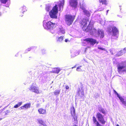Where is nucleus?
I'll use <instances>...</instances> for the list:
<instances>
[{"label": "nucleus", "instance_id": "obj_56", "mask_svg": "<svg viewBox=\"0 0 126 126\" xmlns=\"http://www.w3.org/2000/svg\"><path fill=\"white\" fill-rule=\"evenodd\" d=\"M1 107H0V108Z\"/></svg>", "mask_w": 126, "mask_h": 126}, {"label": "nucleus", "instance_id": "obj_45", "mask_svg": "<svg viewBox=\"0 0 126 126\" xmlns=\"http://www.w3.org/2000/svg\"><path fill=\"white\" fill-rule=\"evenodd\" d=\"M32 49V48H29L28 49V51H30L31 49Z\"/></svg>", "mask_w": 126, "mask_h": 126}, {"label": "nucleus", "instance_id": "obj_52", "mask_svg": "<svg viewBox=\"0 0 126 126\" xmlns=\"http://www.w3.org/2000/svg\"><path fill=\"white\" fill-rule=\"evenodd\" d=\"M116 126H119L118 125H117Z\"/></svg>", "mask_w": 126, "mask_h": 126}, {"label": "nucleus", "instance_id": "obj_26", "mask_svg": "<svg viewBox=\"0 0 126 126\" xmlns=\"http://www.w3.org/2000/svg\"><path fill=\"white\" fill-rule=\"evenodd\" d=\"M124 51V50H121L117 54V55L118 56H121L123 54V52Z\"/></svg>", "mask_w": 126, "mask_h": 126}, {"label": "nucleus", "instance_id": "obj_46", "mask_svg": "<svg viewBox=\"0 0 126 126\" xmlns=\"http://www.w3.org/2000/svg\"><path fill=\"white\" fill-rule=\"evenodd\" d=\"M68 40L67 39H65V42H67Z\"/></svg>", "mask_w": 126, "mask_h": 126}, {"label": "nucleus", "instance_id": "obj_38", "mask_svg": "<svg viewBox=\"0 0 126 126\" xmlns=\"http://www.w3.org/2000/svg\"><path fill=\"white\" fill-rule=\"evenodd\" d=\"M42 53L43 54H44L45 53V50L44 49H43L42 50Z\"/></svg>", "mask_w": 126, "mask_h": 126}, {"label": "nucleus", "instance_id": "obj_31", "mask_svg": "<svg viewBox=\"0 0 126 126\" xmlns=\"http://www.w3.org/2000/svg\"><path fill=\"white\" fill-rule=\"evenodd\" d=\"M38 121L39 123L42 125L44 122L41 119H38Z\"/></svg>", "mask_w": 126, "mask_h": 126}, {"label": "nucleus", "instance_id": "obj_41", "mask_svg": "<svg viewBox=\"0 0 126 126\" xmlns=\"http://www.w3.org/2000/svg\"><path fill=\"white\" fill-rule=\"evenodd\" d=\"M123 50H124V51L123 52L124 53L126 52V48H125Z\"/></svg>", "mask_w": 126, "mask_h": 126}, {"label": "nucleus", "instance_id": "obj_53", "mask_svg": "<svg viewBox=\"0 0 126 126\" xmlns=\"http://www.w3.org/2000/svg\"><path fill=\"white\" fill-rule=\"evenodd\" d=\"M74 67H72V68H74Z\"/></svg>", "mask_w": 126, "mask_h": 126}, {"label": "nucleus", "instance_id": "obj_19", "mask_svg": "<svg viewBox=\"0 0 126 126\" xmlns=\"http://www.w3.org/2000/svg\"><path fill=\"white\" fill-rule=\"evenodd\" d=\"M60 90H56L54 92V94L57 97L60 94Z\"/></svg>", "mask_w": 126, "mask_h": 126}, {"label": "nucleus", "instance_id": "obj_11", "mask_svg": "<svg viewBox=\"0 0 126 126\" xmlns=\"http://www.w3.org/2000/svg\"><path fill=\"white\" fill-rule=\"evenodd\" d=\"M96 117L98 120L102 124H104L105 122L104 120L103 115L99 112L97 113L96 115Z\"/></svg>", "mask_w": 126, "mask_h": 126}, {"label": "nucleus", "instance_id": "obj_50", "mask_svg": "<svg viewBox=\"0 0 126 126\" xmlns=\"http://www.w3.org/2000/svg\"><path fill=\"white\" fill-rule=\"evenodd\" d=\"M1 13L0 12V16H1Z\"/></svg>", "mask_w": 126, "mask_h": 126}, {"label": "nucleus", "instance_id": "obj_2", "mask_svg": "<svg viewBox=\"0 0 126 126\" xmlns=\"http://www.w3.org/2000/svg\"><path fill=\"white\" fill-rule=\"evenodd\" d=\"M90 33L91 35H92L96 37H100L101 38H103L104 36L103 31L101 30L98 29L97 30L91 27Z\"/></svg>", "mask_w": 126, "mask_h": 126}, {"label": "nucleus", "instance_id": "obj_47", "mask_svg": "<svg viewBox=\"0 0 126 126\" xmlns=\"http://www.w3.org/2000/svg\"><path fill=\"white\" fill-rule=\"evenodd\" d=\"M109 11V10H107V13H108V11Z\"/></svg>", "mask_w": 126, "mask_h": 126}, {"label": "nucleus", "instance_id": "obj_44", "mask_svg": "<svg viewBox=\"0 0 126 126\" xmlns=\"http://www.w3.org/2000/svg\"><path fill=\"white\" fill-rule=\"evenodd\" d=\"M125 72L126 73V68H125V69H124V71H123V72Z\"/></svg>", "mask_w": 126, "mask_h": 126}, {"label": "nucleus", "instance_id": "obj_43", "mask_svg": "<svg viewBox=\"0 0 126 126\" xmlns=\"http://www.w3.org/2000/svg\"><path fill=\"white\" fill-rule=\"evenodd\" d=\"M42 125L43 126H47V125L44 123Z\"/></svg>", "mask_w": 126, "mask_h": 126}, {"label": "nucleus", "instance_id": "obj_14", "mask_svg": "<svg viewBox=\"0 0 126 126\" xmlns=\"http://www.w3.org/2000/svg\"><path fill=\"white\" fill-rule=\"evenodd\" d=\"M99 1H100V5L98 7V10L99 11H101L103 10L104 8L103 7L101 8H100L101 6V3L102 4H106L107 3L106 0H99Z\"/></svg>", "mask_w": 126, "mask_h": 126}, {"label": "nucleus", "instance_id": "obj_20", "mask_svg": "<svg viewBox=\"0 0 126 126\" xmlns=\"http://www.w3.org/2000/svg\"><path fill=\"white\" fill-rule=\"evenodd\" d=\"M83 12L84 14L86 15L88 17H89L90 16V13L87 10H84L83 11Z\"/></svg>", "mask_w": 126, "mask_h": 126}, {"label": "nucleus", "instance_id": "obj_40", "mask_svg": "<svg viewBox=\"0 0 126 126\" xmlns=\"http://www.w3.org/2000/svg\"><path fill=\"white\" fill-rule=\"evenodd\" d=\"M48 16H46L45 17V19H46V20L47 19H48Z\"/></svg>", "mask_w": 126, "mask_h": 126}, {"label": "nucleus", "instance_id": "obj_48", "mask_svg": "<svg viewBox=\"0 0 126 126\" xmlns=\"http://www.w3.org/2000/svg\"><path fill=\"white\" fill-rule=\"evenodd\" d=\"M87 48H85V51H86V50H87Z\"/></svg>", "mask_w": 126, "mask_h": 126}, {"label": "nucleus", "instance_id": "obj_39", "mask_svg": "<svg viewBox=\"0 0 126 126\" xmlns=\"http://www.w3.org/2000/svg\"><path fill=\"white\" fill-rule=\"evenodd\" d=\"M65 88L66 89H68L69 88V87L68 85H66L65 87Z\"/></svg>", "mask_w": 126, "mask_h": 126}, {"label": "nucleus", "instance_id": "obj_9", "mask_svg": "<svg viewBox=\"0 0 126 126\" xmlns=\"http://www.w3.org/2000/svg\"><path fill=\"white\" fill-rule=\"evenodd\" d=\"M29 89L30 91L34 92L36 94L39 93V89L38 87L32 85L30 86Z\"/></svg>", "mask_w": 126, "mask_h": 126}, {"label": "nucleus", "instance_id": "obj_24", "mask_svg": "<svg viewBox=\"0 0 126 126\" xmlns=\"http://www.w3.org/2000/svg\"><path fill=\"white\" fill-rule=\"evenodd\" d=\"M93 121L94 123L95 124H96L97 122H98L97 121L95 117L94 116H93Z\"/></svg>", "mask_w": 126, "mask_h": 126}, {"label": "nucleus", "instance_id": "obj_42", "mask_svg": "<svg viewBox=\"0 0 126 126\" xmlns=\"http://www.w3.org/2000/svg\"><path fill=\"white\" fill-rule=\"evenodd\" d=\"M115 94L117 95V96L118 97V95H119L115 91Z\"/></svg>", "mask_w": 126, "mask_h": 126}, {"label": "nucleus", "instance_id": "obj_22", "mask_svg": "<svg viewBox=\"0 0 126 126\" xmlns=\"http://www.w3.org/2000/svg\"><path fill=\"white\" fill-rule=\"evenodd\" d=\"M60 70V69L59 68H54L53 69V71L54 73H58Z\"/></svg>", "mask_w": 126, "mask_h": 126}, {"label": "nucleus", "instance_id": "obj_34", "mask_svg": "<svg viewBox=\"0 0 126 126\" xmlns=\"http://www.w3.org/2000/svg\"><path fill=\"white\" fill-rule=\"evenodd\" d=\"M98 48L99 49H101L102 50H104L105 51V49L103 47H98Z\"/></svg>", "mask_w": 126, "mask_h": 126}, {"label": "nucleus", "instance_id": "obj_32", "mask_svg": "<svg viewBox=\"0 0 126 126\" xmlns=\"http://www.w3.org/2000/svg\"><path fill=\"white\" fill-rule=\"evenodd\" d=\"M8 0H1V3L4 4H5Z\"/></svg>", "mask_w": 126, "mask_h": 126}, {"label": "nucleus", "instance_id": "obj_27", "mask_svg": "<svg viewBox=\"0 0 126 126\" xmlns=\"http://www.w3.org/2000/svg\"><path fill=\"white\" fill-rule=\"evenodd\" d=\"M79 54V52L78 51H76L75 52L74 54H72L71 56L72 57H74L75 56L78 55Z\"/></svg>", "mask_w": 126, "mask_h": 126}, {"label": "nucleus", "instance_id": "obj_35", "mask_svg": "<svg viewBox=\"0 0 126 126\" xmlns=\"http://www.w3.org/2000/svg\"><path fill=\"white\" fill-rule=\"evenodd\" d=\"M22 102H19L17 104L18 106L19 107L20 106H21L22 104Z\"/></svg>", "mask_w": 126, "mask_h": 126}, {"label": "nucleus", "instance_id": "obj_21", "mask_svg": "<svg viewBox=\"0 0 126 126\" xmlns=\"http://www.w3.org/2000/svg\"><path fill=\"white\" fill-rule=\"evenodd\" d=\"M98 110L99 111L101 112L103 114H105L106 113L105 110L101 107H98Z\"/></svg>", "mask_w": 126, "mask_h": 126}, {"label": "nucleus", "instance_id": "obj_51", "mask_svg": "<svg viewBox=\"0 0 126 126\" xmlns=\"http://www.w3.org/2000/svg\"><path fill=\"white\" fill-rule=\"evenodd\" d=\"M119 17H122V16H119Z\"/></svg>", "mask_w": 126, "mask_h": 126}, {"label": "nucleus", "instance_id": "obj_12", "mask_svg": "<svg viewBox=\"0 0 126 126\" xmlns=\"http://www.w3.org/2000/svg\"><path fill=\"white\" fill-rule=\"evenodd\" d=\"M118 97L119 99L121 104L126 107V97L121 95H118Z\"/></svg>", "mask_w": 126, "mask_h": 126}, {"label": "nucleus", "instance_id": "obj_49", "mask_svg": "<svg viewBox=\"0 0 126 126\" xmlns=\"http://www.w3.org/2000/svg\"><path fill=\"white\" fill-rule=\"evenodd\" d=\"M2 119V118H0V121Z\"/></svg>", "mask_w": 126, "mask_h": 126}, {"label": "nucleus", "instance_id": "obj_4", "mask_svg": "<svg viewBox=\"0 0 126 126\" xmlns=\"http://www.w3.org/2000/svg\"><path fill=\"white\" fill-rule=\"evenodd\" d=\"M43 24L44 29H46L53 30L57 25V24L53 23L50 21L46 22L45 20L43 21Z\"/></svg>", "mask_w": 126, "mask_h": 126}, {"label": "nucleus", "instance_id": "obj_16", "mask_svg": "<svg viewBox=\"0 0 126 126\" xmlns=\"http://www.w3.org/2000/svg\"><path fill=\"white\" fill-rule=\"evenodd\" d=\"M84 89L82 86H81L80 88H79L78 89L77 92L79 94H80V93L82 96H84Z\"/></svg>", "mask_w": 126, "mask_h": 126}, {"label": "nucleus", "instance_id": "obj_28", "mask_svg": "<svg viewBox=\"0 0 126 126\" xmlns=\"http://www.w3.org/2000/svg\"><path fill=\"white\" fill-rule=\"evenodd\" d=\"M21 9L22 11L21 12L23 13L24 12L26 11L27 10L26 9V7L25 6H23V7L21 8Z\"/></svg>", "mask_w": 126, "mask_h": 126}, {"label": "nucleus", "instance_id": "obj_55", "mask_svg": "<svg viewBox=\"0 0 126 126\" xmlns=\"http://www.w3.org/2000/svg\"><path fill=\"white\" fill-rule=\"evenodd\" d=\"M51 32L52 33H53V32Z\"/></svg>", "mask_w": 126, "mask_h": 126}, {"label": "nucleus", "instance_id": "obj_1", "mask_svg": "<svg viewBox=\"0 0 126 126\" xmlns=\"http://www.w3.org/2000/svg\"><path fill=\"white\" fill-rule=\"evenodd\" d=\"M64 3V0H62L58 2L57 4H55V6L53 7L52 10L49 13L50 16L51 18H57V15L58 12L57 5H58L59 7V11H61L63 9Z\"/></svg>", "mask_w": 126, "mask_h": 126}, {"label": "nucleus", "instance_id": "obj_37", "mask_svg": "<svg viewBox=\"0 0 126 126\" xmlns=\"http://www.w3.org/2000/svg\"><path fill=\"white\" fill-rule=\"evenodd\" d=\"M19 107L17 105V104H16V105L14 106V108H17Z\"/></svg>", "mask_w": 126, "mask_h": 126}, {"label": "nucleus", "instance_id": "obj_10", "mask_svg": "<svg viewBox=\"0 0 126 126\" xmlns=\"http://www.w3.org/2000/svg\"><path fill=\"white\" fill-rule=\"evenodd\" d=\"M70 111L71 115L75 122V123H76L77 122V117L76 115L75 110L74 106H72L71 108Z\"/></svg>", "mask_w": 126, "mask_h": 126}, {"label": "nucleus", "instance_id": "obj_7", "mask_svg": "<svg viewBox=\"0 0 126 126\" xmlns=\"http://www.w3.org/2000/svg\"><path fill=\"white\" fill-rule=\"evenodd\" d=\"M75 16L70 15H66L65 16V21L67 24L70 25L72 23L74 19Z\"/></svg>", "mask_w": 126, "mask_h": 126}, {"label": "nucleus", "instance_id": "obj_17", "mask_svg": "<svg viewBox=\"0 0 126 126\" xmlns=\"http://www.w3.org/2000/svg\"><path fill=\"white\" fill-rule=\"evenodd\" d=\"M38 111L40 114H46L47 113V111L46 110L42 108L39 109Z\"/></svg>", "mask_w": 126, "mask_h": 126}, {"label": "nucleus", "instance_id": "obj_13", "mask_svg": "<svg viewBox=\"0 0 126 126\" xmlns=\"http://www.w3.org/2000/svg\"><path fill=\"white\" fill-rule=\"evenodd\" d=\"M77 4V0H70V5L72 7H76Z\"/></svg>", "mask_w": 126, "mask_h": 126}, {"label": "nucleus", "instance_id": "obj_3", "mask_svg": "<svg viewBox=\"0 0 126 126\" xmlns=\"http://www.w3.org/2000/svg\"><path fill=\"white\" fill-rule=\"evenodd\" d=\"M108 31L109 34L112 35V38L115 39L118 38L117 35L118 33V31L116 27L113 26L108 28Z\"/></svg>", "mask_w": 126, "mask_h": 126}, {"label": "nucleus", "instance_id": "obj_6", "mask_svg": "<svg viewBox=\"0 0 126 126\" xmlns=\"http://www.w3.org/2000/svg\"><path fill=\"white\" fill-rule=\"evenodd\" d=\"M126 67V61H123L118 63L117 65V71L119 73L123 72Z\"/></svg>", "mask_w": 126, "mask_h": 126}, {"label": "nucleus", "instance_id": "obj_33", "mask_svg": "<svg viewBox=\"0 0 126 126\" xmlns=\"http://www.w3.org/2000/svg\"><path fill=\"white\" fill-rule=\"evenodd\" d=\"M97 123L96 124H95L96 126H103L99 124L98 122H97Z\"/></svg>", "mask_w": 126, "mask_h": 126}, {"label": "nucleus", "instance_id": "obj_25", "mask_svg": "<svg viewBox=\"0 0 126 126\" xmlns=\"http://www.w3.org/2000/svg\"><path fill=\"white\" fill-rule=\"evenodd\" d=\"M63 36H62L59 37L57 40V41L61 42L63 40Z\"/></svg>", "mask_w": 126, "mask_h": 126}, {"label": "nucleus", "instance_id": "obj_8", "mask_svg": "<svg viewBox=\"0 0 126 126\" xmlns=\"http://www.w3.org/2000/svg\"><path fill=\"white\" fill-rule=\"evenodd\" d=\"M84 41H86L88 43H89L91 45L94 46L95 43L98 44V42L95 39L91 38H88L84 40Z\"/></svg>", "mask_w": 126, "mask_h": 126}, {"label": "nucleus", "instance_id": "obj_5", "mask_svg": "<svg viewBox=\"0 0 126 126\" xmlns=\"http://www.w3.org/2000/svg\"><path fill=\"white\" fill-rule=\"evenodd\" d=\"M88 21V19H83L81 22V26L83 30L87 31H90L91 30V27H90L89 24L88 26H87V22Z\"/></svg>", "mask_w": 126, "mask_h": 126}, {"label": "nucleus", "instance_id": "obj_18", "mask_svg": "<svg viewBox=\"0 0 126 126\" xmlns=\"http://www.w3.org/2000/svg\"><path fill=\"white\" fill-rule=\"evenodd\" d=\"M31 104L30 103H27L24 105V106H21L20 108L21 109H24V108L25 109H28L30 108V107Z\"/></svg>", "mask_w": 126, "mask_h": 126}, {"label": "nucleus", "instance_id": "obj_36", "mask_svg": "<svg viewBox=\"0 0 126 126\" xmlns=\"http://www.w3.org/2000/svg\"><path fill=\"white\" fill-rule=\"evenodd\" d=\"M5 112V115H7V113H9L10 112L9 110H6Z\"/></svg>", "mask_w": 126, "mask_h": 126}, {"label": "nucleus", "instance_id": "obj_30", "mask_svg": "<svg viewBox=\"0 0 126 126\" xmlns=\"http://www.w3.org/2000/svg\"><path fill=\"white\" fill-rule=\"evenodd\" d=\"M81 67V66L80 65L78 66L76 69V70L77 71H81L82 70L80 69V68Z\"/></svg>", "mask_w": 126, "mask_h": 126}, {"label": "nucleus", "instance_id": "obj_29", "mask_svg": "<svg viewBox=\"0 0 126 126\" xmlns=\"http://www.w3.org/2000/svg\"><path fill=\"white\" fill-rule=\"evenodd\" d=\"M50 9V6L49 5H47L46 7V10L47 11H48Z\"/></svg>", "mask_w": 126, "mask_h": 126}, {"label": "nucleus", "instance_id": "obj_23", "mask_svg": "<svg viewBox=\"0 0 126 126\" xmlns=\"http://www.w3.org/2000/svg\"><path fill=\"white\" fill-rule=\"evenodd\" d=\"M80 8L83 10L85 9V6L84 4H83V3H80Z\"/></svg>", "mask_w": 126, "mask_h": 126}, {"label": "nucleus", "instance_id": "obj_15", "mask_svg": "<svg viewBox=\"0 0 126 126\" xmlns=\"http://www.w3.org/2000/svg\"><path fill=\"white\" fill-rule=\"evenodd\" d=\"M58 32L59 34H63L65 33V30L61 26H59Z\"/></svg>", "mask_w": 126, "mask_h": 126}, {"label": "nucleus", "instance_id": "obj_54", "mask_svg": "<svg viewBox=\"0 0 126 126\" xmlns=\"http://www.w3.org/2000/svg\"><path fill=\"white\" fill-rule=\"evenodd\" d=\"M88 47V48H90V47Z\"/></svg>", "mask_w": 126, "mask_h": 126}]
</instances>
